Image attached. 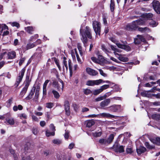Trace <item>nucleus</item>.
Returning a JSON list of instances; mask_svg holds the SVG:
<instances>
[{"instance_id": "nucleus-43", "label": "nucleus", "mask_w": 160, "mask_h": 160, "mask_svg": "<svg viewBox=\"0 0 160 160\" xmlns=\"http://www.w3.org/2000/svg\"><path fill=\"white\" fill-rule=\"evenodd\" d=\"M138 30L139 31L142 32H145L146 31L149 30L148 28L147 27L139 28H138Z\"/></svg>"}, {"instance_id": "nucleus-36", "label": "nucleus", "mask_w": 160, "mask_h": 160, "mask_svg": "<svg viewBox=\"0 0 160 160\" xmlns=\"http://www.w3.org/2000/svg\"><path fill=\"white\" fill-rule=\"evenodd\" d=\"M145 145L147 148L152 149L154 148V146L153 145H150L148 142H146L145 143Z\"/></svg>"}, {"instance_id": "nucleus-23", "label": "nucleus", "mask_w": 160, "mask_h": 160, "mask_svg": "<svg viewBox=\"0 0 160 160\" xmlns=\"http://www.w3.org/2000/svg\"><path fill=\"white\" fill-rule=\"evenodd\" d=\"M49 82V80H47L44 82L43 86V95H46L47 94L46 88L47 84Z\"/></svg>"}, {"instance_id": "nucleus-4", "label": "nucleus", "mask_w": 160, "mask_h": 160, "mask_svg": "<svg viewBox=\"0 0 160 160\" xmlns=\"http://www.w3.org/2000/svg\"><path fill=\"white\" fill-rule=\"evenodd\" d=\"M98 116H100L99 117H107L108 118H116L118 117V116H115L113 115L110 114L109 113H100L98 115L94 114L90 115L88 116V117L89 118H93L95 117H98Z\"/></svg>"}, {"instance_id": "nucleus-48", "label": "nucleus", "mask_w": 160, "mask_h": 160, "mask_svg": "<svg viewBox=\"0 0 160 160\" xmlns=\"http://www.w3.org/2000/svg\"><path fill=\"white\" fill-rule=\"evenodd\" d=\"M2 28L1 32L4 30H8V27L5 24H0V28Z\"/></svg>"}, {"instance_id": "nucleus-28", "label": "nucleus", "mask_w": 160, "mask_h": 160, "mask_svg": "<svg viewBox=\"0 0 160 160\" xmlns=\"http://www.w3.org/2000/svg\"><path fill=\"white\" fill-rule=\"evenodd\" d=\"M36 46L35 43H28L26 46V50H28Z\"/></svg>"}, {"instance_id": "nucleus-15", "label": "nucleus", "mask_w": 160, "mask_h": 160, "mask_svg": "<svg viewBox=\"0 0 160 160\" xmlns=\"http://www.w3.org/2000/svg\"><path fill=\"white\" fill-rule=\"evenodd\" d=\"M35 89L36 88L33 87L32 89L31 90L29 94L25 98V99L27 101L32 98L35 92Z\"/></svg>"}, {"instance_id": "nucleus-46", "label": "nucleus", "mask_w": 160, "mask_h": 160, "mask_svg": "<svg viewBox=\"0 0 160 160\" xmlns=\"http://www.w3.org/2000/svg\"><path fill=\"white\" fill-rule=\"evenodd\" d=\"M12 27H16L17 28H18L20 27V25L17 22H10Z\"/></svg>"}, {"instance_id": "nucleus-5", "label": "nucleus", "mask_w": 160, "mask_h": 160, "mask_svg": "<svg viewBox=\"0 0 160 160\" xmlns=\"http://www.w3.org/2000/svg\"><path fill=\"white\" fill-rule=\"evenodd\" d=\"M92 26L93 30L96 35H100L101 25L100 23L96 21L92 22Z\"/></svg>"}, {"instance_id": "nucleus-42", "label": "nucleus", "mask_w": 160, "mask_h": 160, "mask_svg": "<svg viewBox=\"0 0 160 160\" xmlns=\"http://www.w3.org/2000/svg\"><path fill=\"white\" fill-rule=\"evenodd\" d=\"M101 47L102 50L106 53L110 52L109 50L104 45H102Z\"/></svg>"}, {"instance_id": "nucleus-12", "label": "nucleus", "mask_w": 160, "mask_h": 160, "mask_svg": "<svg viewBox=\"0 0 160 160\" xmlns=\"http://www.w3.org/2000/svg\"><path fill=\"white\" fill-rule=\"evenodd\" d=\"M64 108L66 114L68 116L70 114V104L69 102L66 100L64 102Z\"/></svg>"}, {"instance_id": "nucleus-49", "label": "nucleus", "mask_w": 160, "mask_h": 160, "mask_svg": "<svg viewBox=\"0 0 160 160\" xmlns=\"http://www.w3.org/2000/svg\"><path fill=\"white\" fill-rule=\"evenodd\" d=\"M18 116L19 118L22 119H27V115L24 113L20 114Z\"/></svg>"}, {"instance_id": "nucleus-60", "label": "nucleus", "mask_w": 160, "mask_h": 160, "mask_svg": "<svg viewBox=\"0 0 160 160\" xmlns=\"http://www.w3.org/2000/svg\"><path fill=\"white\" fill-rule=\"evenodd\" d=\"M102 134L101 132H96L94 133H93V135L94 137H98L100 136Z\"/></svg>"}, {"instance_id": "nucleus-19", "label": "nucleus", "mask_w": 160, "mask_h": 160, "mask_svg": "<svg viewBox=\"0 0 160 160\" xmlns=\"http://www.w3.org/2000/svg\"><path fill=\"white\" fill-rule=\"evenodd\" d=\"M134 21L138 28V25H142L144 24L146 21L144 18H142Z\"/></svg>"}, {"instance_id": "nucleus-1", "label": "nucleus", "mask_w": 160, "mask_h": 160, "mask_svg": "<svg viewBox=\"0 0 160 160\" xmlns=\"http://www.w3.org/2000/svg\"><path fill=\"white\" fill-rule=\"evenodd\" d=\"M80 32L82 36L81 40L83 43L84 46L86 48L88 45L87 44L88 39L87 37L90 39L92 38L91 29L88 26H86L85 31L83 32L82 28H81L80 30Z\"/></svg>"}, {"instance_id": "nucleus-3", "label": "nucleus", "mask_w": 160, "mask_h": 160, "mask_svg": "<svg viewBox=\"0 0 160 160\" xmlns=\"http://www.w3.org/2000/svg\"><path fill=\"white\" fill-rule=\"evenodd\" d=\"M110 39L112 42L115 44L118 48L123 49L127 51H129L130 50V47L129 46H125L123 45H122L118 41H117L114 38L111 37Z\"/></svg>"}, {"instance_id": "nucleus-11", "label": "nucleus", "mask_w": 160, "mask_h": 160, "mask_svg": "<svg viewBox=\"0 0 160 160\" xmlns=\"http://www.w3.org/2000/svg\"><path fill=\"white\" fill-rule=\"evenodd\" d=\"M68 63L69 67V64L71 66H72V64L71 60L65 57H64L63 58V68L64 69V66L66 68L67 71L68 69Z\"/></svg>"}, {"instance_id": "nucleus-26", "label": "nucleus", "mask_w": 160, "mask_h": 160, "mask_svg": "<svg viewBox=\"0 0 160 160\" xmlns=\"http://www.w3.org/2000/svg\"><path fill=\"white\" fill-rule=\"evenodd\" d=\"M28 87L25 86L24 87L22 88L20 94V96L21 98L23 97L26 93Z\"/></svg>"}, {"instance_id": "nucleus-57", "label": "nucleus", "mask_w": 160, "mask_h": 160, "mask_svg": "<svg viewBox=\"0 0 160 160\" xmlns=\"http://www.w3.org/2000/svg\"><path fill=\"white\" fill-rule=\"evenodd\" d=\"M137 37L141 42H144L145 41V38L142 36L138 35Z\"/></svg>"}, {"instance_id": "nucleus-38", "label": "nucleus", "mask_w": 160, "mask_h": 160, "mask_svg": "<svg viewBox=\"0 0 160 160\" xmlns=\"http://www.w3.org/2000/svg\"><path fill=\"white\" fill-rule=\"evenodd\" d=\"M110 7L111 11L113 12L115 8V4L114 0H111Z\"/></svg>"}, {"instance_id": "nucleus-7", "label": "nucleus", "mask_w": 160, "mask_h": 160, "mask_svg": "<svg viewBox=\"0 0 160 160\" xmlns=\"http://www.w3.org/2000/svg\"><path fill=\"white\" fill-rule=\"evenodd\" d=\"M112 148L116 152L121 153L124 151V147L122 146H119L117 142H115Z\"/></svg>"}, {"instance_id": "nucleus-9", "label": "nucleus", "mask_w": 160, "mask_h": 160, "mask_svg": "<svg viewBox=\"0 0 160 160\" xmlns=\"http://www.w3.org/2000/svg\"><path fill=\"white\" fill-rule=\"evenodd\" d=\"M154 9L158 14L160 13V3L158 1L154 0L152 2Z\"/></svg>"}, {"instance_id": "nucleus-33", "label": "nucleus", "mask_w": 160, "mask_h": 160, "mask_svg": "<svg viewBox=\"0 0 160 160\" xmlns=\"http://www.w3.org/2000/svg\"><path fill=\"white\" fill-rule=\"evenodd\" d=\"M95 123L94 121L92 120H89L87 121V127H90Z\"/></svg>"}, {"instance_id": "nucleus-37", "label": "nucleus", "mask_w": 160, "mask_h": 160, "mask_svg": "<svg viewBox=\"0 0 160 160\" xmlns=\"http://www.w3.org/2000/svg\"><path fill=\"white\" fill-rule=\"evenodd\" d=\"M8 58L7 53L6 52H3L0 55V60L2 59Z\"/></svg>"}, {"instance_id": "nucleus-34", "label": "nucleus", "mask_w": 160, "mask_h": 160, "mask_svg": "<svg viewBox=\"0 0 160 160\" xmlns=\"http://www.w3.org/2000/svg\"><path fill=\"white\" fill-rule=\"evenodd\" d=\"M74 51L75 53V55H76L77 61L79 63H82V62L79 58L78 54V52H77V49L75 48L74 49Z\"/></svg>"}, {"instance_id": "nucleus-16", "label": "nucleus", "mask_w": 160, "mask_h": 160, "mask_svg": "<svg viewBox=\"0 0 160 160\" xmlns=\"http://www.w3.org/2000/svg\"><path fill=\"white\" fill-rule=\"evenodd\" d=\"M111 49L114 51L113 53L114 55L117 56L119 55V54H118L117 52H120L122 50L116 48V47L112 45H110Z\"/></svg>"}, {"instance_id": "nucleus-31", "label": "nucleus", "mask_w": 160, "mask_h": 160, "mask_svg": "<svg viewBox=\"0 0 160 160\" xmlns=\"http://www.w3.org/2000/svg\"><path fill=\"white\" fill-rule=\"evenodd\" d=\"M53 85L54 87L56 88L58 91H60V86L58 83V82H57V81H55L53 82Z\"/></svg>"}, {"instance_id": "nucleus-30", "label": "nucleus", "mask_w": 160, "mask_h": 160, "mask_svg": "<svg viewBox=\"0 0 160 160\" xmlns=\"http://www.w3.org/2000/svg\"><path fill=\"white\" fill-rule=\"evenodd\" d=\"M52 92L54 95V97L56 99H58L60 97V95L58 92L55 90H52Z\"/></svg>"}, {"instance_id": "nucleus-61", "label": "nucleus", "mask_w": 160, "mask_h": 160, "mask_svg": "<svg viewBox=\"0 0 160 160\" xmlns=\"http://www.w3.org/2000/svg\"><path fill=\"white\" fill-rule=\"evenodd\" d=\"M83 92L84 93L87 95L90 94L91 93H92V92L90 90L88 89H84Z\"/></svg>"}, {"instance_id": "nucleus-62", "label": "nucleus", "mask_w": 160, "mask_h": 160, "mask_svg": "<svg viewBox=\"0 0 160 160\" xmlns=\"http://www.w3.org/2000/svg\"><path fill=\"white\" fill-rule=\"evenodd\" d=\"M32 119L33 121L35 122H38L39 119L37 117L34 115L32 116Z\"/></svg>"}, {"instance_id": "nucleus-32", "label": "nucleus", "mask_w": 160, "mask_h": 160, "mask_svg": "<svg viewBox=\"0 0 160 160\" xmlns=\"http://www.w3.org/2000/svg\"><path fill=\"white\" fill-rule=\"evenodd\" d=\"M52 142L54 144L59 145L62 143V141L60 139H55L53 140L52 141Z\"/></svg>"}, {"instance_id": "nucleus-47", "label": "nucleus", "mask_w": 160, "mask_h": 160, "mask_svg": "<svg viewBox=\"0 0 160 160\" xmlns=\"http://www.w3.org/2000/svg\"><path fill=\"white\" fill-rule=\"evenodd\" d=\"M39 91L37 90V89L36 91V92L34 96V99H35V102H38V98L39 97Z\"/></svg>"}, {"instance_id": "nucleus-45", "label": "nucleus", "mask_w": 160, "mask_h": 160, "mask_svg": "<svg viewBox=\"0 0 160 160\" xmlns=\"http://www.w3.org/2000/svg\"><path fill=\"white\" fill-rule=\"evenodd\" d=\"M46 135L47 137H49L50 136H53L55 135V132L53 131L50 132L48 130H46Z\"/></svg>"}, {"instance_id": "nucleus-27", "label": "nucleus", "mask_w": 160, "mask_h": 160, "mask_svg": "<svg viewBox=\"0 0 160 160\" xmlns=\"http://www.w3.org/2000/svg\"><path fill=\"white\" fill-rule=\"evenodd\" d=\"M25 29L28 33L32 34V32L34 31V28L32 27H28L25 28Z\"/></svg>"}, {"instance_id": "nucleus-54", "label": "nucleus", "mask_w": 160, "mask_h": 160, "mask_svg": "<svg viewBox=\"0 0 160 160\" xmlns=\"http://www.w3.org/2000/svg\"><path fill=\"white\" fill-rule=\"evenodd\" d=\"M149 24L152 27H154L158 25V23H157L155 21L151 20V22H149Z\"/></svg>"}, {"instance_id": "nucleus-29", "label": "nucleus", "mask_w": 160, "mask_h": 160, "mask_svg": "<svg viewBox=\"0 0 160 160\" xmlns=\"http://www.w3.org/2000/svg\"><path fill=\"white\" fill-rule=\"evenodd\" d=\"M111 88L113 89V92H117L120 90V88L118 85H115L113 86L112 85Z\"/></svg>"}, {"instance_id": "nucleus-10", "label": "nucleus", "mask_w": 160, "mask_h": 160, "mask_svg": "<svg viewBox=\"0 0 160 160\" xmlns=\"http://www.w3.org/2000/svg\"><path fill=\"white\" fill-rule=\"evenodd\" d=\"M137 28V26L134 21L127 24L126 27V29L129 31L134 30Z\"/></svg>"}, {"instance_id": "nucleus-63", "label": "nucleus", "mask_w": 160, "mask_h": 160, "mask_svg": "<svg viewBox=\"0 0 160 160\" xmlns=\"http://www.w3.org/2000/svg\"><path fill=\"white\" fill-rule=\"evenodd\" d=\"M71 56H72L73 59V60H75V59H76V57H75V53L74 51V49L73 50H72L71 51Z\"/></svg>"}, {"instance_id": "nucleus-21", "label": "nucleus", "mask_w": 160, "mask_h": 160, "mask_svg": "<svg viewBox=\"0 0 160 160\" xmlns=\"http://www.w3.org/2000/svg\"><path fill=\"white\" fill-rule=\"evenodd\" d=\"M116 57L119 60L122 62H127L128 60V58L127 57H125L124 55L119 54V55Z\"/></svg>"}, {"instance_id": "nucleus-13", "label": "nucleus", "mask_w": 160, "mask_h": 160, "mask_svg": "<svg viewBox=\"0 0 160 160\" xmlns=\"http://www.w3.org/2000/svg\"><path fill=\"white\" fill-rule=\"evenodd\" d=\"M86 71L88 74L92 76H96L98 74L97 71L90 68H86Z\"/></svg>"}, {"instance_id": "nucleus-22", "label": "nucleus", "mask_w": 160, "mask_h": 160, "mask_svg": "<svg viewBox=\"0 0 160 160\" xmlns=\"http://www.w3.org/2000/svg\"><path fill=\"white\" fill-rule=\"evenodd\" d=\"M146 150V149L144 147L140 146L139 148H137V151L138 154H141L145 152Z\"/></svg>"}, {"instance_id": "nucleus-55", "label": "nucleus", "mask_w": 160, "mask_h": 160, "mask_svg": "<svg viewBox=\"0 0 160 160\" xmlns=\"http://www.w3.org/2000/svg\"><path fill=\"white\" fill-rule=\"evenodd\" d=\"M95 85H98L100 83L102 82L103 80L101 79H99L96 80H94Z\"/></svg>"}, {"instance_id": "nucleus-52", "label": "nucleus", "mask_w": 160, "mask_h": 160, "mask_svg": "<svg viewBox=\"0 0 160 160\" xmlns=\"http://www.w3.org/2000/svg\"><path fill=\"white\" fill-rule=\"evenodd\" d=\"M110 87L109 85H104L100 87V88L102 90V92L104 90H105L107 88H108Z\"/></svg>"}, {"instance_id": "nucleus-41", "label": "nucleus", "mask_w": 160, "mask_h": 160, "mask_svg": "<svg viewBox=\"0 0 160 160\" xmlns=\"http://www.w3.org/2000/svg\"><path fill=\"white\" fill-rule=\"evenodd\" d=\"M149 92L148 91H144L141 93V95L144 97H149L151 95L148 94Z\"/></svg>"}, {"instance_id": "nucleus-53", "label": "nucleus", "mask_w": 160, "mask_h": 160, "mask_svg": "<svg viewBox=\"0 0 160 160\" xmlns=\"http://www.w3.org/2000/svg\"><path fill=\"white\" fill-rule=\"evenodd\" d=\"M45 115L47 118V120H48L52 118V117L51 115V113L50 112H47L45 114Z\"/></svg>"}, {"instance_id": "nucleus-35", "label": "nucleus", "mask_w": 160, "mask_h": 160, "mask_svg": "<svg viewBox=\"0 0 160 160\" xmlns=\"http://www.w3.org/2000/svg\"><path fill=\"white\" fill-rule=\"evenodd\" d=\"M13 98H9L7 101V105L6 106L8 108H9L11 106V104L12 103Z\"/></svg>"}, {"instance_id": "nucleus-59", "label": "nucleus", "mask_w": 160, "mask_h": 160, "mask_svg": "<svg viewBox=\"0 0 160 160\" xmlns=\"http://www.w3.org/2000/svg\"><path fill=\"white\" fill-rule=\"evenodd\" d=\"M104 97L103 96H100L99 97H98L97 98L95 99L94 101L95 102H98L99 101H101L104 99H105Z\"/></svg>"}, {"instance_id": "nucleus-6", "label": "nucleus", "mask_w": 160, "mask_h": 160, "mask_svg": "<svg viewBox=\"0 0 160 160\" xmlns=\"http://www.w3.org/2000/svg\"><path fill=\"white\" fill-rule=\"evenodd\" d=\"M25 71V68H23L21 70L18 74L15 84V85L16 86V87H17L18 86L20 82L22 81Z\"/></svg>"}, {"instance_id": "nucleus-14", "label": "nucleus", "mask_w": 160, "mask_h": 160, "mask_svg": "<svg viewBox=\"0 0 160 160\" xmlns=\"http://www.w3.org/2000/svg\"><path fill=\"white\" fill-rule=\"evenodd\" d=\"M110 98L107 99L102 101L100 103V106L102 108H104L105 107L107 106L110 103Z\"/></svg>"}, {"instance_id": "nucleus-8", "label": "nucleus", "mask_w": 160, "mask_h": 160, "mask_svg": "<svg viewBox=\"0 0 160 160\" xmlns=\"http://www.w3.org/2000/svg\"><path fill=\"white\" fill-rule=\"evenodd\" d=\"M108 108L109 111L113 112H118L122 110L121 106L119 105L114 104L108 107Z\"/></svg>"}, {"instance_id": "nucleus-56", "label": "nucleus", "mask_w": 160, "mask_h": 160, "mask_svg": "<svg viewBox=\"0 0 160 160\" xmlns=\"http://www.w3.org/2000/svg\"><path fill=\"white\" fill-rule=\"evenodd\" d=\"M152 117L153 118L156 120L159 119L160 118V115L156 114H153L152 115Z\"/></svg>"}, {"instance_id": "nucleus-40", "label": "nucleus", "mask_w": 160, "mask_h": 160, "mask_svg": "<svg viewBox=\"0 0 160 160\" xmlns=\"http://www.w3.org/2000/svg\"><path fill=\"white\" fill-rule=\"evenodd\" d=\"M38 37V35L36 34L33 36H31L29 39L30 41L33 42Z\"/></svg>"}, {"instance_id": "nucleus-64", "label": "nucleus", "mask_w": 160, "mask_h": 160, "mask_svg": "<svg viewBox=\"0 0 160 160\" xmlns=\"http://www.w3.org/2000/svg\"><path fill=\"white\" fill-rule=\"evenodd\" d=\"M145 16L147 18L150 19L152 17L153 14L151 13H147L145 14Z\"/></svg>"}, {"instance_id": "nucleus-17", "label": "nucleus", "mask_w": 160, "mask_h": 160, "mask_svg": "<svg viewBox=\"0 0 160 160\" xmlns=\"http://www.w3.org/2000/svg\"><path fill=\"white\" fill-rule=\"evenodd\" d=\"M98 63L102 65L106 63L107 61L104 57L101 55L98 57Z\"/></svg>"}, {"instance_id": "nucleus-2", "label": "nucleus", "mask_w": 160, "mask_h": 160, "mask_svg": "<svg viewBox=\"0 0 160 160\" xmlns=\"http://www.w3.org/2000/svg\"><path fill=\"white\" fill-rule=\"evenodd\" d=\"M114 137V135L113 134H111L107 139L104 138L100 139L99 140V142L102 145H108L112 142Z\"/></svg>"}, {"instance_id": "nucleus-18", "label": "nucleus", "mask_w": 160, "mask_h": 160, "mask_svg": "<svg viewBox=\"0 0 160 160\" xmlns=\"http://www.w3.org/2000/svg\"><path fill=\"white\" fill-rule=\"evenodd\" d=\"M8 59H12L16 58V52L14 51L9 52L7 53Z\"/></svg>"}, {"instance_id": "nucleus-25", "label": "nucleus", "mask_w": 160, "mask_h": 160, "mask_svg": "<svg viewBox=\"0 0 160 160\" xmlns=\"http://www.w3.org/2000/svg\"><path fill=\"white\" fill-rule=\"evenodd\" d=\"M150 141L154 144L159 145L160 144V138L157 137L155 138L151 139Z\"/></svg>"}, {"instance_id": "nucleus-24", "label": "nucleus", "mask_w": 160, "mask_h": 160, "mask_svg": "<svg viewBox=\"0 0 160 160\" xmlns=\"http://www.w3.org/2000/svg\"><path fill=\"white\" fill-rule=\"evenodd\" d=\"M30 73H29L28 74L27 73V74L26 78V80L25 82V86H26L27 87H28L31 81V79L30 78Z\"/></svg>"}, {"instance_id": "nucleus-44", "label": "nucleus", "mask_w": 160, "mask_h": 160, "mask_svg": "<svg viewBox=\"0 0 160 160\" xmlns=\"http://www.w3.org/2000/svg\"><path fill=\"white\" fill-rule=\"evenodd\" d=\"M54 106V103L51 102H48L46 104V107L48 108H51Z\"/></svg>"}, {"instance_id": "nucleus-50", "label": "nucleus", "mask_w": 160, "mask_h": 160, "mask_svg": "<svg viewBox=\"0 0 160 160\" xmlns=\"http://www.w3.org/2000/svg\"><path fill=\"white\" fill-rule=\"evenodd\" d=\"M86 85L88 86H92L94 85V80H88L86 83Z\"/></svg>"}, {"instance_id": "nucleus-39", "label": "nucleus", "mask_w": 160, "mask_h": 160, "mask_svg": "<svg viewBox=\"0 0 160 160\" xmlns=\"http://www.w3.org/2000/svg\"><path fill=\"white\" fill-rule=\"evenodd\" d=\"M53 60L55 62V63L56 64L57 66L58 67L59 70L60 71L61 70V68L60 66V65L59 64V61L56 58H54L53 59Z\"/></svg>"}, {"instance_id": "nucleus-20", "label": "nucleus", "mask_w": 160, "mask_h": 160, "mask_svg": "<svg viewBox=\"0 0 160 160\" xmlns=\"http://www.w3.org/2000/svg\"><path fill=\"white\" fill-rule=\"evenodd\" d=\"M6 121L5 123H8L10 125H13L15 123V121L14 118L11 117H9L6 119Z\"/></svg>"}, {"instance_id": "nucleus-51", "label": "nucleus", "mask_w": 160, "mask_h": 160, "mask_svg": "<svg viewBox=\"0 0 160 160\" xmlns=\"http://www.w3.org/2000/svg\"><path fill=\"white\" fill-rule=\"evenodd\" d=\"M102 92V91L100 88L99 89L94 90L93 92V94L94 95H96Z\"/></svg>"}, {"instance_id": "nucleus-58", "label": "nucleus", "mask_w": 160, "mask_h": 160, "mask_svg": "<svg viewBox=\"0 0 160 160\" xmlns=\"http://www.w3.org/2000/svg\"><path fill=\"white\" fill-rule=\"evenodd\" d=\"M99 72L100 74L104 77H107V74L104 73L103 71L101 69H98Z\"/></svg>"}]
</instances>
